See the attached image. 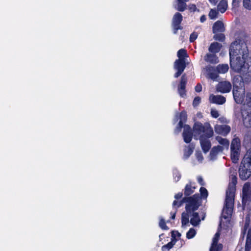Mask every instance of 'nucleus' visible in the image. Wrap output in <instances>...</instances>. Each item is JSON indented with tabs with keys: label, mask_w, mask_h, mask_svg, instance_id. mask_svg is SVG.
I'll return each mask as SVG.
<instances>
[{
	"label": "nucleus",
	"mask_w": 251,
	"mask_h": 251,
	"mask_svg": "<svg viewBox=\"0 0 251 251\" xmlns=\"http://www.w3.org/2000/svg\"><path fill=\"white\" fill-rule=\"evenodd\" d=\"M247 37L242 35L230 45L229 49L231 69L239 73L233 79V88L244 87L245 81L251 80V58L248 57Z\"/></svg>",
	"instance_id": "nucleus-1"
},
{
	"label": "nucleus",
	"mask_w": 251,
	"mask_h": 251,
	"mask_svg": "<svg viewBox=\"0 0 251 251\" xmlns=\"http://www.w3.org/2000/svg\"><path fill=\"white\" fill-rule=\"evenodd\" d=\"M237 183V176L235 175H231L230 176V181L226 192L225 205L223 210V213L220 226L225 227L228 226L229 219L232 213L236 184Z\"/></svg>",
	"instance_id": "nucleus-2"
},
{
	"label": "nucleus",
	"mask_w": 251,
	"mask_h": 251,
	"mask_svg": "<svg viewBox=\"0 0 251 251\" xmlns=\"http://www.w3.org/2000/svg\"><path fill=\"white\" fill-rule=\"evenodd\" d=\"M244 87L233 88V95L234 100L237 103H242L243 108L242 114L243 123L247 127L251 126V93H247L245 97Z\"/></svg>",
	"instance_id": "nucleus-3"
},
{
	"label": "nucleus",
	"mask_w": 251,
	"mask_h": 251,
	"mask_svg": "<svg viewBox=\"0 0 251 251\" xmlns=\"http://www.w3.org/2000/svg\"><path fill=\"white\" fill-rule=\"evenodd\" d=\"M200 199L199 194H195L187 200L186 210L188 215L192 217L190 219V223L194 226L198 225L201 220L198 213L195 212L200 205Z\"/></svg>",
	"instance_id": "nucleus-4"
},
{
	"label": "nucleus",
	"mask_w": 251,
	"mask_h": 251,
	"mask_svg": "<svg viewBox=\"0 0 251 251\" xmlns=\"http://www.w3.org/2000/svg\"><path fill=\"white\" fill-rule=\"evenodd\" d=\"M214 134L213 130L208 123L203 125L201 123H196L193 126V134L195 139L201 137L202 136L211 137Z\"/></svg>",
	"instance_id": "nucleus-5"
},
{
	"label": "nucleus",
	"mask_w": 251,
	"mask_h": 251,
	"mask_svg": "<svg viewBox=\"0 0 251 251\" xmlns=\"http://www.w3.org/2000/svg\"><path fill=\"white\" fill-rule=\"evenodd\" d=\"M239 172L240 177L242 180L247 179L251 175V149L245 155Z\"/></svg>",
	"instance_id": "nucleus-6"
},
{
	"label": "nucleus",
	"mask_w": 251,
	"mask_h": 251,
	"mask_svg": "<svg viewBox=\"0 0 251 251\" xmlns=\"http://www.w3.org/2000/svg\"><path fill=\"white\" fill-rule=\"evenodd\" d=\"M174 69L177 70V72L175 74L174 76L176 78L178 77L184 71L185 67V60L178 59L174 63Z\"/></svg>",
	"instance_id": "nucleus-7"
},
{
	"label": "nucleus",
	"mask_w": 251,
	"mask_h": 251,
	"mask_svg": "<svg viewBox=\"0 0 251 251\" xmlns=\"http://www.w3.org/2000/svg\"><path fill=\"white\" fill-rule=\"evenodd\" d=\"M182 20V16L179 13H176L173 16L172 20V26L174 33L176 34L178 29H181L180 24Z\"/></svg>",
	"instance_id": "nucleus-8"
},
{
	"label": "nucleus",
	"mask_w": 251,
	"mask_h": 251,
	"mask_svg": "<svg viewBox=\"0 0 251 251\" xmlns=\"http://www.w3.org/2000/svg\"><path fill=\"white\" fill-rule=\"evenodd\" d=\"M209 138L202 136L200 139L201 149L204 153H207L211 147V142L209 140Z\"/></svg>",
	"instance_id": "nucleus-9"
},
{
	"label": "nucleus",
	"mask_w": 251,
	"mask_h": 251,
	"mask_svg": "<svg viewBox=\"0 0 251 251\" xmlns=\"http://www.w3.org/2000/svg\"><path fill=\"white\" fill-rule=\"evenodd\" d=\"M231 89V85L228 81L221 82L217 86V90L223 93L230 92Z\"/></svg>",
	"instance_id": "nucleus-10"
},
{
	"label": "nucleus",
	"mask_w": 251,
	"mask_h": 251,
	"mask_svg": "<svg viewBox=\"0 0 251 251\" xmlns=\"http://www.w3.org/2000/svg\"><path fill=\"white\" fill-rule=\"evenodd\" d=\"M220 237V233L217 232L214 235L212 240V243L210 251H221L223 248V246L221 244H218V241Z\"/></svg>",
	"instance_id": "nucleus-11"
},
{
	"label": "nucleus",
	"mask_w": 251,
	"mask_h": 251,
	"mask_svg": "<svg viewBox=\"0 0 251 251\" xmlns=\"http://www.w3.org/2000/svg\"><path fill=\"white\" fill-rule=\"evenodd\" d=\"M183 128V137L184 141L187 143H190L192 140V135H193L191 128L189 126L185 125Z\"/></svg>",
	"instance_id": "nucleus-12"
},
{
	"label": "nucleus",
	"mask_w": 251,
	"mask_h": 251,
	"mask_svg": "<svg viewBox=\"0 0 251 251\" xmlns=\"http://www.w3.org/2000/svg\"><path fill=\"white\" fill-rule=\"evenodd\" d=\"M214 129L216 133L223 135H226L230 131V127L227 125H216Z\"/></svg>",
	"instance_id": "nucleus-13"
},
{
	"label": "nucleus",
	"mask_w": 251,
	"mask_h": 251,
	"mask_svg": "<svg viewBox=\"0 0 251 251\" xmlns=\"http://www.w3.org/2000/svg\"><path fill=\"white\" fill-rule=\"evenodd\" d=\"M250 189V184L249 183H246L243 188V199L242 201L244 204L250 200V194L249 193Z\"/></svg>",
	"instance_id": "nucleus-14"
},
{
	"label": "nucleus",
	"mask_w": 251,
	"mask_h": 251,
	"mask_svg": "<svg viewBox=\"0 0 251 251\" xmlns=\"http://www.w3.org/2000/svg\"><path fill=\"white\" fill-rule=\"evenodd\" d=\"M209 100L211 102L218 104H223L226 102V98L221 95H214L211 94L209 96Z\"/></svg>",
	"instance_id": "nucleus-15"
},
{
	"label": "nucleus",
	"mask_w": 251,
	"mask_h": 251,
	"mask_svg": "<svg viewBox=\"0 0 251 251\" xmlns=\"http://www.w3.org/2000/svg\"><path fill=\"white\" fill-rule=\"evenodd\" d=\"M205 75L207 78L215 80L218 77L215 69L211 66L207 67L205 69Z\"/></svg>",
	"instance_id": "nucleus-16"
},
{
	"label": "nucleus",
	"mask_w": 251,
	"mask_h": 251,
	"mask_svg": "<svg viewBox=\"0 0 251 251\" xmlns=\"http://www.w3.org/2000/svg\"><path fill=\"white\" fill-rule=\"evenodd\" d=\"M225 31L224 24L220 21L216 22L213 26V32L214 33L223 32Z\"/></svg>",
	"instance_id": "nucleus-17"
},
{
	"label": "nucleus",
	"mask_w": 251,
	"mask_h": 251,
	"mask_svg": "<svg viewBox=\"0 0 251 251\" xmlns=\"http://www.w3.org/2000/svg\"><path fill=\"white\" fill-rule=\"evenodd\" d=\"M224 150V148L221 147V146H215V147H214L211 151H210V159L211 160H213L215 158L216 155H217V154L220 152H221L222 151H223Z\"/></svg>",
	"instance_id": "nucleus-18"
},
{
	"label": "nucleus",
	"mask_w": 251,
	"mask_h": 251,
	"mask_svg": "<svg viewBox=\"0 0 251 251\" xmlns=\"http://www.w3.org/2000/svg\"><path fill=\"white\" fill-rule=\"evenodd\" d=\"M227 6V1L226 0H222L218 4V11L223 13L226 10Z\"/></svg>",
	"instance_id": "nucleus-19"
},
{
	"label": "nucleus",
	"mask_w": 251,
	"mask_h": 251,
	"mask_svg": "<svg viewBox=\"0 0 251 251\" xmlns=\"http://www.w3.org/2000/svg\"><path fill=\"white\" fill-rule=\"evenodd\" d=\"M195 188L194 183H190L187 184L185 186L184 194L186 196L191 195L194 192Z\"/></svg>",
	"instance_id": "nucleus-20"
},
{
	"label": "nucleus",
	"mask_w": 251,
	"mask_h": 251,
	"mask_svg": "<svg viewBox=\"0 0 251 251\" xmlns=\"http://www.w3.org/2000/svg\"><path fill=\"white\" fill-rule=\"evenodd\" d=\"M251 249V226L249 228L245 246V251H250Z\"/></svg>",
	"instance_id": "nucleus-21"
},
{
	"label": "nucleus",
	"mask_w": 251,
	"mask_h": 251,
	"mask_svg": "<svg viewBox=\"0 0 251 251\" xmlns=\"http://www.w3.org/2000/svg\"><path fill=\"white\" fill-rule=\"evenodd\" d=\"M216 140L220 144L222 145V147L224 148V150L225 149H228L229 143L227 140L225 138H223L220 136H217L216 137Z\"/></svg>",
	"instance_id": "nucleus-22"
},
{
	"label": "nucleus",
	"mask_w": 251,
	"mask_h": 251,
	"mask_svg": "<svg viewBox=\"0 0 251 251\" xmlns=\"http://www.w3.org/2000/svg\"><path fill=\"white\" fill-rule=\"evenodd\" d=\"M216 140L220 144L222 145V147L224 148V150L225 149H228L229 143L227 140L225 138H223L220 136H217L216 137Z\"/></svg>",
	"instance_id": "nucleus-23"
},
{
	"label": "nucleus",
	"mask_w": 251,
	"mask_h": 251,
	"mask_svg": "<svg viewBox=\"0 0 251 251\" xmlns=\"http://www.w3.org/2000/svg\"><path fill=\"white\" fill-rule=\"evenodd\" d=\"M221 45L220 44H219L217 42H215V43H212L210 45L208 50H209V51L211 52L216 53V52H218L219 51V50L221 49Z\"/></svg>",
	"instance_id": "nucleus-24"
},
{
	"label": "nucleus",
	"mask_w": 251,
	"mask_h": 251,
	"mask_svg": "<svg viewBox=\"0 0 251 251\" xmlns=\"http://www.w3.org/2000/svg\"><path fill=\"white\" fill-rule=\"evenodd\" d=\"M194 146L193 145H190L186 147L184 149V158L185 159L188 158L193 152Z\"/></svg>",
	"instance_id": "nucleus-25"
},
{
	"label": "nucleus",
	"mask_w": 251,
	"mask_h": 251,
	"mask_svg": "<svg viewBox=\"0 0 251 251\" xmlns=\"http://www.w3.org/2000/svg\"><path fill=\"white\" fill-rule=\"evenodd\" d=\"M240 147V140L238 138L234 139L231 144V151H239Z\"/></svg>",
	"instance_id": "nucleus-26"
},
{
	"label": "nucleus",
	"mask_w": 251,
	"mask_h": 251,
	"mask_svg": "<svg viewBox=\"0 0 251 251\" xmlns=\"http://www.w3.org/2000/svg\"><path fill=\"white\" fill-rule=\"evenodd\" d=\"M229 67L227 64H220L216 67V70L219 73L225 74L228 70Z\"/></svg>",
	"instance_id": "nucleus-27"
},
{
	"label": "nucleus",
	"mask_w": 251,
	"mask_h": 251,
	"mask_svg": "<svg viewBox=\"0 0 251 251\" xmlns=\"http://www.w3.org/2000/svg\"><path fill=\"white\" fill-rule=\"evenodd\" d=\"M190 216V215H188V213H183L182 214V227L184 228L187 226L189 225V217Z\"/></svg>",
	"instance_id": "nucleus-28"
},
{
	"label": "nucleus",
	"mask_w": 251,
	"mask_h": 251,
	"mask_svg": "<svg viewBox=\"0 0 251 251\" xmlns=\"http://www.w3.org/2000/svg\"><path fill=\"white\" fill-rule=\"evenodd\" d=\"M205 61L212 63H216L217 62V58L214 54H207L204 58Z\"/></svg>",
	"instance_id": "nucleus-29"
},
{
	"label": "nucleus",
	"mask_w": 251,
	"mask_h": 251,
	"mask_svg": "<svg viewBox=\"0 0 251 251\" xmlns=\"http://www.w3.org/2000/svg\"><path fill=\"white\" fill-rule=\"evenodd\" d=\"M187 82V78L185 75H183L181 77V80L178 89L180 90H185L186 85Z\"/></svg>",
	"instance_id": "nucleus-30"
},
{
	"label": "nucleus",
	"mask_w": 251,
	"mask_h": 251,
	"mask_svg": "<svg viewBox=\"0 0 251 251\" xmlns=\"http://www.w3.org/2000/svg\"><path fill=\"white\" fill-rule=\"evenodd\" d=\"M239 151H231V158L232 162L236 163L239 160Z\"/></svg>",
	"instance_id": "nucleus-31"
},
{
	"label": "nucleus",
	"mask_w": 251,
	"mask_h": 251,
	"mask_svg": "<svg viewBox=\"0 0 251 251\" xmlns=\"http://www.w3.org/2000/svg\"><path fill=\"white\" fill-rule=\"evenodd\" d=\"M186 7V4L184 1L177 0V4L176 8L180 11H183Z\"/></svg>",
	"instance_id": "nucleus-32"
},
{
	"label": "nucleus",
	"mask_w": 251,
	"mask_h": 251,
	"mask_svg": "<svg viewBox=\"0 0 251 251\" xmlns=\"http://www.w3.org/2000/svg\"><path fill=\"white\" fill-rule=\"evenodd\" d=\"M176 242V241L175 240L172 239V240L171 242H170L167 245H164L162 247V251H166L170 250L174 246V245L175 244Z\"/></svg>",
	"instance_id": "nucleus-33"
},
{
	"label": "nucleus",
	"mask_w": 251,
	"mask_h": 251,
	"mask_svg": "<svg viewBox=\"0 0 251 251\" xmlns=\"http://www.w3.org/2000/svg\"><path fill=\"white\" fill-rule=\"evenodd\" d=\"M196 234V230L193 228H191L186 233V237L188 239H190L194 238Z\"/></svg>",
	"instance_id": "nucleus-34"
},
{
	"label": "nucleus",
	"mask_w": 251,
	"mask_h": 251,
	"mask_svg": "<svg viewBox=\"0 0 251 251\" xmlns=\"http://www.w3.org/2000/svg\"><path fill=\"white\" fill-rule=\"evenodd\" d=\"M219 12L216 9H211L209 13V17L211 19H215L218 18Z\"/></svg>",
	"instance_id": "nucleus-35"
},
{
	"label": "nucleus",
	"mask_w": 251,
	"mask_h": 251,
	"mask_svg": "<svg viewBox=\"0 0 251 251\" xmlns=\"http://www.w3.org/2000/svg\"><path fill=\"white\" fill-rule=\"evenodd\" d=\"M178 59H185V57L187 56L186 50L184 49L179 50L177 53Z\"/></svg>",
	"instance_id": "nucleus-36"
},
{
	"label": "nucleus",
	"mask_w": 251,
	"mask_h": 251,
	"mask_svg": "<svg viewBox=\"0 0 251 251\" xmlns=\"http://www.w3.org/2000/svg\"><path fill=\"white\" fill-rule=\"evenodd\" d=\"M251 225V210L250 211L246 219V223L244 226L245 229H247L249 227L250 225Z\"/></svg>",
	"instance_id": "nucleus-37"
},
{
	"label": "nucleus",
	"mask_w": 251,
	"mask_h": 251,
	"mask_svg": "<svg viewBox=\"0 0 251 251\" xmlns=\"http://www.w3.org/2000/svg\"><path fill=\"white\" fill-rule=\"evenodd\" d=\"M179 122L180 124H183V123L185 122L187 120V114L185 112H182L179 115Z\"/></svg>",
	"instance_id": "nucleus-38"
},
{
	"label": "nucleus",
	"mask_w": 251,
	"mask_h": 251,
	"mask_svg": "<svg viewBox=\"0 0 251 251\" xmlns=\"http://www.w3.org/2000/svg\"><path fill=\"white\" fill-rule=\"evenodd\" d=\"M181 177V175L179 171L176 169L173 170V178L175 181H178Z\"/></svg>",
	"instance_id": "nucleus-39"
},
{
	"label": "nucleus",
	"mask_w": 251,
	"mask_h": 251,
	"mask_svg": "<svg viewBox=\"0 0 251 251\" xmlns=\"http://www.w3.org/2000/svg\"><path fill=\"white\" fill-rule=\"evenodd\" d=\"M243 5L245 9L251 10V0H243Z\"/></svg>",
	"instance_id": "nucleus-40"
},
{
	"label": "nucleus",
	"mask_w": 251,
	"mask_h": 251,
	"mask_svg": "<svg viewBox=\"0 0 251 251\" xmlns=\"http://www.w3.org/2000/svg\"><path fill=\"white\" fill-rule=\"evenodd\" d=\"M214 35L213 38L215 40H218L219 41H223L225 39V36L223 34H216Z\"/></svg>",
	"instance_id": "nucleus-41"
},
{
	"label": "nucleus",
	"mask_w": 251,
	"mask_h": 251,
	"mask_svg": "<svg viewBox=\"0 0 251 251\" xmlns=\"http://www.w3.org/2000/svg\"><path fill=\"white\" fill-rule=\"evenodd\" d=\"M159 225L160 228H161L162 229L168 230L169 229L168 226L166 225V223L164 219L162 218H160V222Z\"/></svg>",
	"instance_id": "nucleus-42"
},
{
	"label": "nucleus",
	"mask_w": 251,
	"mask_h": 251,
	"mask_svg": "<svg viewBox=\"0 0 251 251\" xmlns=\"http://www.w3.org/2000/svg\"><path fill=\"white\" fill-rule=\"evenodd\" d=\"M200 191L201 192V197H203V198H206L207 197L208 193L207 190L205 188L203 187H201Z\"/></svg>",
	"instance_id": "nucleus-43"
},
{
	"label": "nucleus",
	"mask_w": 251,
	"mask_h": 251,
	"mask_svg": "<svg viewBox=\"0 0 251 251\" xmlns=\"http://www.w3.org/2000/svg\"><path fill=\"white\" fill-rule=\"evenodd\" d=\"M197 159L200 162H201L203 159V157L200 151H197L195 153Z\"/></svg>",
	"instance_id": "nucleus-44"
},
{
	"label": "nucleus",
	"mask_w": 251,
	"mask_h": 251,
	"mask_svg": "<svg viewBox=\"0 0 251 251\" xmlns=\"http://www.w3.org/2000/svg\"><path fill=\"white\" fill-rule=\"evenodd\" d=\"M181 236V234L180 233H179L178 231H173L172 232V239L173 240H175L176 241V239H175L176 237H180Z\"/></svg>",
	"instance_id": "nucleus-45"
},
{
	"label": "nucleus",
	"mask_w": 251,
	"mask_h": 251,
	"mask_svg": "<svg viewBox=\"0 0 251 251\" xmlns=\"http://www.w3.org/2000/svg\"><path fill=\"white\" fill-rule=\"evenodd\" d=\"M211 115L212 117L215 118L218 117L219 116L218 111L215 109H211Z\"/></svg>",
	"instance_id": "nucleus-46"
},
{
	"label": "nucleus",
	"mask_w": 251,
	"mask_h": 251,
	"mask_svg": "<svg viewBox=\"0 0 251 251\" xmlns=\"http://www.w3.org/2000/svg\"><path fill=\"white\" fill-rule=\"evenodd\" d=\"M201 102V98L199 97H196L193 102V105L194 107L198 106Z\"/></svg>",
	"instance_id": "nucleus-47"
},
{
	"label": "nucleus",
	"mask_w": 251,
	"mask_h": 251,
	"mask_svg": "<svg viewBox=\"0 0 251 251\" xmlns=\"http://www.w3.org/2000/svg\"><path fill=\"white\" fill-rule=\"evenodd\" d=\"M183 126V124H180V123H178L175 130V132L176 134L179 133L181 131L182 127Z\"/></svg>",
	"instance_id": "nucleus-48"
},
{
	"label": "nucleus",
	"mask_w": 251,
	"mask_h": 251,
	"mask_svg": "<svg viewBox=\"0 0 251 251\" xmlns=\"http://www.w3.org/2000/svg\"><path fill=\"white\" fill-rule=\"evenodd\" d=\"M241 0H232V7L233 8H236L238 7Z\"/></svg>",
	"instance_id": "nucleus-49"
},
{
	"label": "nucleus",
	"mask_w": 251,
	"mask_h": 251,
	"mask_svg": "<svg viewBox=\"0 0 251 251\" xmlns=\"http://www.w3.org/2000/svg\"><path fill=\"white\" fill-rule=\"evenodd\" d=\"M198 34L196 33H193L190 36V41L191 42H194L197 38Z\"/></svg>",
	"instance_id": "nucleus-50"
},
{
	"label": "nucleus",
	"mask_w": 251,
	"mask_h": 251,
	"mask_svg": "<svg viewBox=\"0 0 251 251\" xmlns=\"http://www.w3.org/2000/svg\"><path fill=\"white\" fill-rule=\"evenodd\" d=\"M178 92L180 97L184 98L186 96L185 90H180L178 89Z\"/></svg>",
	"instance_id": "nucleus-51"
},
{
	"label": "nucleus",
	"mask_w": 251,
	"mask_h": 251,
	"mask_svg": "<svg viewBox=\"0 0 251 251\" xmlns=\"http://www.w3.org/2000/svg\"><path fill=\"white\" fill-rule=\"evenodd\" d=\"M195 90L197 92H200L202 90V86L201 84H199L195 87Z\"/></svg>",
	"instance_id": "nucleus-52"
},
{
	"label": "nucleus",
	"mask_w": 251,
	"mask_h": 251,
	"mask_svg": "<svg viewBox=\"0 0 251 251\" xmlns=\"http://www.w3.org/2000/svg\"><path fill=\"white\" fill-rule=\"evenodd\" d=\"M197 180H198V182L200 184V185H204V183L202 178L201 176H198Z\"/></svg>",
	"instance_id": "nucleus-53"
},
{
	"label": "nucleus",
	"mask_w": 251,
	"mask_h": 251,
	"mask_svg": "<svg viewBox=\"0 0 251 251\" xmlns=\"http://www.w3.org/2000/svg\"><path fill=\"white\" fill-rule=\"evenodd\" d=\"M182 202V201L178 202L176 201H175L173 202V205L174 207H175V206L179 207L181 205Z\"/></svg>",
	"instance_id": "nucleus-54"
},
{
	"label": "nucleus",
	"mask_w": 251,
	"mask_h": 251,
	"mask_svg": "<svg viewBox=\"0 0 251 251\" xmlns=\"http://www.w3.org/2000/svg\"><path fill=\"white\" fill-rule=\"evenodd\" d=\"M218 120L222 123H226V119L224 117H220L219 118Z\"/></svg>",
	"instance_id": "nucleus-55"
},
{
	"label": "nucleus",
	"mask_w": 251,
	"mask_h": 251,
	"mask_svg": "<svg viewBox=\"0 0 251 251\" xmlns=\"http://www.w3.org/2000/svg\"><path fill=\"white\" fill-rule=\"evenodd\" d=\"M182 196V193H179L177 194H176L175 196V199H180Z\"/></svg>",
	"instance_id": "nucleus-56"
},
{
	"label": "nucleus",
	"mask_w": 251,
	"mask_h": 251,
	"mask_svg": "<svg viewBox=\"0 0 251 251\" xmlns=\"http://www.w3.org/2000/svg\"><path fill=\"white\" fill-rule=\"evenodd\" d=\"M206 20V17L204 15H202L201 17L200 21L201 23L204 22Z\"/></svg>",
	"instance_id": "nucleus-57"
},
{
	"label": "nucleus",
	"mask_w": 251,
	"mask_h": 251,
	"mask_svg": "<svg viewBox=\"0 0 251 251\" xmlns=\"http://www.w3.org/2000/svg\"><path fill=\"white\" fill-rule=\"evenodd\" d=\"M189 8H190V9H191L192 10L195 11L196 8V7L195 5L192 4V5H190Z\"/></svg>",
	"instance_id": "nucleus-58"
},
{
	"label": "nucleus",
	"mask_w": 251,
	"mask_h": 251,
	"mask_svg": "<svg viewBox=\"0 0 251 251\" xmlns=\"http://www.w3.org/2000/svg\"><path fill=\"white\" fill-rule=\"evenodd\" d=\"M209 1L211 4L215 5L217 2L218 0H209Z\"/></svg>",
	"instance_id": "nucleus-59"
},
{
	"label": "nucleus",
	"mask_w": 251,
	"mask_h": 251,
	"mask_svg": "<svg viewBox=\"0 0 251 251\" xmlns=\"http://www.w3.org/2000/svg\"><path fill=\"white\" fill-rule=\"evenodd\" d=\"M176 211L171 212L172 219H175V216H176Z\"/></svg>",
	"instance_id": "nucleus-60"
},
{
	"label": "nucleus",
	"mask_w": 251,
	"mask_h": 251,
	"mask_svg": "<svg viewBox=\"0 0 251 251\" xmlns=\"http://www.w3.org/2000/svg\"><path fill=\"white\" fill-rule=\"evenodd\" d=\"M204 219V216H203V217L201 218V220H203Z\"/></svg>",
	"instance_id": "nucleus-61"
},
{
	"label": "nucleus",
	"mask_w": 251,
	"mask_h": 251,
	"mask_svg": "<svg viewBox=\"0 0 251 251\" xmlns=\"http://www.w3.org/2000/svg\"><path fill=\"white\" fill-rule=\"evenodd\" d=\"M176 121H178V119L177 117H176Z\"/></svg>",
	"instance_id": "nucleus-62"
}]
</instances>
